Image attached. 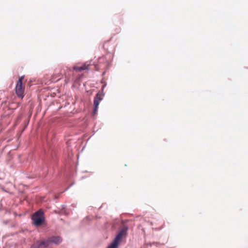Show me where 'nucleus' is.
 I'll return each mask as SVG.
<instances>
[{
	"mask_svg": "<svg viewBox=\"0 0 248 248\" xmlns=\"http://www.w3.org/2000/svg\"><path fill=\"white\" fill-rule=\"evenodd\" d=\"M32 219L35 225L40 226L42 225L45 220L43 211L40 209L34 213L32 216Z\"/></svg>",
	"mask_w": 248,
	"mask_h": 248,
	"instance_id": "f257e3e1",
	"label": "nucleus"
},
{
	"mask_svg": "<svg viewBox=\"0 0 248 248\" xmlns=\"http://www.w3.org/2000/svg\"><path fill=\"white\" fill-rule=\"evenodd\" d=\"M24 91L25 87L23 85V84L16 83L15 91L16 94L19 97L21 98L24 96Z\"/></svg>",
	"mask_w": 248,
	"mask_h": 248,
	"instance_id": "f03ea898",
	"label": "nucleus"
},
{
	"mask_svg": "<svg viewBox=\"0 0 248 248\" xmlns=\"http://www.w3.org/2000/svg\"><path fill=\"white\" fill-rule=\"evenodd\" d=\"M102 100V98L101 96V95L99 93H97L95 97L94 98V102H93V106L94 108L93 112V115H95L96 112L97 111V108L98 105L99 104L100 101Z\"/></svg>",
	"mask_w": 248,
	"mask_h": 248,
	"instance_id": "7ed1b4c3",
	"label": "nucleus"
},
{
	"mask_svg": "<svg viewBox=\"0 0 248 248\" xmlns=\"http://www.w3.org/2000/svg\"><path fill=\"white\" fill-rule=\"evenodd\" d=\"M126 234V229H123L121 230H120L117 235L116 236L114 240L116 241L117 242H119L120 243L122 238L123 237V236H125Z\"/></svg>",
	"mask_w": 248,
	"mask_h": 248,
	"instance_id": "20e7f679",
	"label": "nucleus"
},
{
	"mask_svg": "<svg viewBox=\"0 0 248 248\" xmlns=\"http://www.w3.org/2000/svg\"><path fill=\"white\" fill-rule=\"evenodd\" d=\"M89 65H90L89 64L85 63L81 66H74L73 69L76 71L80 72L82 70H88L89 69Z\"/></svg>",
	"mask_w": 248,
	"mask_h": 248,
	"instance_id": "39448f33",
	"label": "nucleus"
},
{
	"mask_svg": "<svg viewBox=\"0 0 248 248\" xmlns=\"http://www.w3.org/2000/svg\"><path fill=\"white\" fill-rule=\"evenodd\" d=\"M49 243L52 242L56 244H58L62 241V239L59 236H53L49 239Z\"/></svg>",
	"mask_w": 248,
	"mask_h": 248,
	"instance_id": "423d86ee",
	"label": "nucleus"
},
{
	"mask_svg": "<svg viewBox=\"0 0 248 248\" xmlns=\"http://www.w3.org/2000/svg\"><path fill=\"white\" fill-rule=\"evenodd\" d=\"M38 245L39 246L40 248H45L48 247L49 244V241H37Z\"/></svg>",
	"mask_w": 248,
	"mask_h": 248,
	"instance_id": "0eeeda50",
	"label": "nucleus"
},
{
	"mask_svg": "<svg viewBox=\"0 0 248 248\" xmlns=\"http://www.w3.org/2000/svg\"><path fill=\"white\" fill-rule=\"evenodd\" d=\"M119 245V243L114 240L112 243L108 246V248H118Z\"/></svg>",
	"mask_w": 248,
	"mask_h": 248,
	"instance_id": "6e6552de",
	"label": "nucleus"
},
{
	"mask_svg": "<svg viewBox=\"0 0 248 248\" xmlns=\"http://www.w3.org/2000/svg\"><path fill=\"white\" fill-rule=\"evenodd\" d=\"M31 248H40L37 241L31 246Z\"/></svg>",
	"mask_w": 248,
	"mask_h": 248,
	"instance_id": "1a4fd4ad",
	"label": "nucleus"
},
{
	"mask_svg": "<svg viewBox=\"0 0 248 248\" xmlns=\"http://www.w3.org/2000/svg\"><path fill=\"white\" fill-rule=\"evenodd\" d=\"M23 78H24L23 76H21V77H20L17 83H20V82L21 84H23L22 81H23Z\"/></svg>",
	"mask_w": 248,
	"mask_h": 248,
	"instance_id": "9d476101",
	"label": "nucleus"
},
{
	"mask_svg": "<svg viewBox=\"0 0 248 248\" xmlns=\"http://www.w3.org/2000/svg\"><path fill=\"white\" fill-rule=\"evenodd\" d=\"M67 70L68 71H71V69L70 68H67Z\"/></svg>",
	"mask_w": 248,
	"mask_h": 248,
	"instance_id": "9b49d317",
	"label": "nucleus"
}]
</instances>
